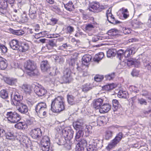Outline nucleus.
I'll use <instances>...</instances> for the list:
<instances>
[{"instance_id": "2eb2a0df", "label": "nucleus", "mask_w": 151, "mask_h": 151, "mask_svg": "<svg viewBox=\"0 0 151 151\" xmlns=\"http://www.w3.org/2000/svg\"><path fill=\"white\" fill-rule=\"evenodd\" d=\"M40 68L42 72H45L49 71L50 67L47 61L43 60L41 62Z\"/></svg>"}, {"instance_id": "79ce46f5", "label": "nucleus", "mask_w": 151, "mask_h": 151, "mask_svg": "<svg viewBox=\"0 0 151 151\" xmlns=\"http://www.w3.org/2000/svg\"><path fill=\"white\" fill-rule=\"evenodd\" d=\"M0 96L3 99L7 98L8 97L7 91L5 90H2L0 92Z\"/></svg>"}, {"instance_id": "2f4dec72", "label": "nucleus", "mask_w": 151, "mask_h": 151, "mask_svg": "<svg viewBox=\"0 0 151 151\" xmlns=\"http://www.w3.org/2000/svg\"><path fill=\"white\" fill-rule=\"evenodd\" d=\"M90 141L89 144L87 145L86 149L87 151H96L97 149V145L90 144Z\"/></svg>"}, {"instance_id": "f257e3e1", "label": "nucleus", "mask_w": 151, "mask_h": 151, "mask_svg": "<svg viewBox=\"0 0 151 151\" xmlns=\"http://www.w3.org/2000/svg\"><path fill=\"white\" fill-rule=\"evenodd\" d=\"M64 99L62 96H58L52 100L51 109L54 113H60L65 109Z\"/></svg>"}, {"instance_id": "13d9d810", "label": "nucleus", "mask_w": 151, "mask_h": 151, "mask_svg": "<svg viewBox=\"0 0 151 151\" xmlns=\"http://www.w3.org/2000/svg\"><path fill=\"white\" fill-rule=\"evenodd\" d=\"M134 61L133 59H129L127 61V64L128 66H130L134 65Z\"/></svg>"}, {"instance_id": "c85d7f7f", "label": "nucleus", "mask_w": 151, "mask_h": 151, "mask_svg": "<svg viewBox=\"0 0 151 151\" xmlns=\"http://www.w3.org/2000/svg\"><path fill=\"white\" fill-rule=\"evenodd\" d=\"M63 83H69L71 81L70 75L68 73H66L62 77Z\"/></svg>"}, {"instance_id": "a19ab883", "label": "nucleus", "mask_w": 151, "mask_h": 151, "mask_svg": "<svg viewBox=\"0 0 151 151\" xmlns=\"http://www.w3.org/2000/svg\"><path fill=\"white\" fill-rule=\"evenodd\" d=\"M67 99L69 104L71 105H73L74 103V97L71 95L68 94Z\"/></svg>"}, {"instance_id": "f03ea898", "label": "nucleus", "mask_w": 151, "mask_h": 151, "mask_svg": "<svg viewBox=\"0 0 151 151\" xmlns=\"http://www.w3.org/2000/svg\"><path fill=\"white\" fill-rule=\"evenodd\" d=\"M23 66L27 75L30 76L37 75L38 71L36 63L34 61L29 60L25 62Z\"/></svg>"}, {"instance_id": "338daca9", "label": "nucleus", "mask_w": 151, "mask_h": 151, "mask_svg": "<svg viewBox=\"0 0 151 151\" xmlns=\"http://www.w3.org/2000/svg\"><path fill=\"white\" fill-rule=\"evenodd\" d=\"M34 27H35V31L37 32L39 30L40 27L38 24H35V25Z\"/></svg>"}, {"instance_id": "393cba45", "label": "nucleus", "mask_w": 151, "mask_h": 151, "mask_svg": "<svg viewBox=\"0 0 151 151\" xmlns=\"http://www.w3.org/2000/svg\"><path fill=\"white\" fill-rule=\"evenodd\" d=\"M93 20L92 22H91L90 23L87 24H86L85 27V29L87 30H91L93 29L94 28L96 25L97 24V23L96 22L94 21V18L93 17H92Z\"/></svg>"}, {"instance_id": "49530a36", "label": "nucleus", "mask_w": 151, "mask_h": 151, "mask_svg": "<svg viewBox=\"0 0 151 151\" xmlns=\"http://www.w3.org/2000/svg\"><path fill=\"white\" fill-rule=\"evenodd\" d=\"M114 77L115 73H114L105 76V78L106 79L108 80H110L113 79Z\"/></svg>"}, {"instance_id": "0eeeda50", "label": "nucleus", "mask_w": 151, "mask_h": 151, "mask_svg": "<svg viewBox=\"0 0 151 151\" xmlns=\"http://www.w3.org/2000/svg\"><path fill=\"white\" fill-rule=\"evenodd\" d=\"M86 145H87V139L84 138H81L76 145L75 150L76 151H83L84 147Z\"/></svg>"}, {"instance_id": "7ed1b4c3", "label": "nucleus", "mask_w": 151, "mask_h": 151, "mask_svg": "<svg viewBox=\"0 0 151 151\" xmlns=\"http://www.w3.org/2000/svg\"><path fill=\"white\" fill-rule=\"evenodd\" d=\"M36 113L40 117L42 118L47 116L48 109L46 103L40 102L37 104L35 107Z\"/></svg>"}, {"instance_id": "5fc2aeb1", "label": "nucleus", "mask_w": 151, "mask_h": 151, "mask_svg": "<svg viewBox=\"0 0 151 151\" xmlns=\"http://www.w3.org/2000/svg\"><path fill=\"white\" fill-rule=\"evenodd\" d=\"M68 132V129H63L62 130V135L66 140V138H67V135Z\"/></svg>"}, {"instance_id": "473e14b6", "label": "nucleus", "mask_w": 151, "mask_h": 151, "mask_svg": "<svg viewBox=\"0 0 151 151\" xmlns=\"http://www.w3.org/2000/svg\"><path fill=\"white\" fill-rule=\"evenodd\" d=\"M104 56L103 52H100L96 54L93 58L94 61L98 62L101 60Z\"/></svg>"}, {"instance_id": "5701e85b", "label": "nucleus", "mask_w": 151, "mask_h": 151, "mask_svg": "<svg viewBox=\"0 0 151 151\" xmlns=\"http://www.w3.org/2000/svg\"><path fill=\"white\" fill-rule=\"evenodd\" d=\"M64 6L67 10L70 12L73 11L75 9L74 6L72 1H69L66 4H64Z\"/></svg>"}, {"instance_id": "ddd939ff", "label": "nucleus", "mask_w": 151, "mask_h": 151, "mask_svg": "<svg viewBox=\"0 0 151 151\" xmlns=\"http://www.w3.org/2000/svg\"><path fill=\"white\" fill-rule=\"evenodd\" d=\"M111 106L109 103H106L103 104L99 109L101 113H105L108 112L111 109Z\"/></svg>"}, {"instance_id": "8fccbe9b", "label": "nucleus", "mask_w": 151, "mask_h": 151, "mask_svg": "<svg viewBox=\"0 0 151 151\" xmlns=\"http://www.w3.org/2000/svg\"><path fill=\"white\" fill-rule=\"evenodd\" d=\"M42 149L43 151H49L50 149V145H42Z\"/></svg>"}, {"instance_id": "3c124183", "label": "nucleus", "mask_w": 151, "mask_h": 151, "mask_svg": "<svg viewBox=\"0 0 151 151\" xmlns=\"http://www.w3.org/2000/svg\"><path fill=\"white\" fill-rule=\"evenodd\" d=\"M13 33L17 35H22L24 34V31L22 30H14Z\"/></svg>"}, {"instance_id": "9b49d317", "label": "nucleus", "mask_w": 151, "mask_h": 151, "mask_svg": "<svg viewBox=\"0 0 151 151\" xmlns=\"http://www.w3.org/2000/svg\"><path fill=\"white\" fill-rule=\"evenodd\" d=\"M22 91L27 95H30L32 92V87L30 85L24 84L22 86Z\"/></svg>"}, {"instance_id": "58836bf2", "label": "nucleus", "mask_w": 151, "mask_h": 151, "mask_svg": "<svg viewBox=\"0 0 151 151\" xmlns=\"http://www.w3.org/2000/svg\"><path fill=\"white\" fill-rule=\"evenodd\" d=\"M5 81L7 83L10 85H12L16 83L17 82V80L13 78H6Z\"/></svg>"}, {"instance_id": "ea45409f", "label": "nucleus", "mask_w": 151, "mask_h": 151, "mask_svg": "<svg viewBox=\"0 0 151 151\" xmlns=\"http://www.w3.org/2000/svg\"><path fill=\"white\" fill-rule=\"evenodd\" d=\"M6 138V139L11 140L14 138V136L13 133L10 132H5V134Z\"/></svg>"}, {"instance_id": "69168bd1", "label": "nucleus", "mask_w": 151, "mask_h": 151, "mask_svg": "<svg viewBox=\"0 0 151 151\" xmlns=\"http://www.w3.org/2000/svg\"><path fill=\"white\" fill-rule=\"evenodd\" d=\"M99 40V38H98V36H94L92 38V41L93 42H96L98 41Z\"/></svg>"}, {"instance_id": "72a5a7b5", "label": "nucleus", "mask_w": 151, "mask_h": 151, "mask_svg": "<svg viewBox=\"0 0 151 151\" xmlns=\"http://www.w3.org/2000/svg\"><path fill=\"white\" fill-rule=\"evenodd\" d=\"M63 30L67 34H70L74 32V29L73 27L69 25L66 27L63 28Z\"/></svg>"}, {"instance_id": "a878e982", "label": "nucleus", "mask_w": 151, "mask_h": 151, "mask_svg": "<svg viewBox=\"0 0 151 151\" xmlns=\"http://www.w3.org/2000/svg\"><path fill=\"white\" fill-rule=\"evenodd\" d=\"M14 127L18 129H23L27 128V125L25 122H20L15 124Z\"/></svg>"}, {"instance_id": "a18cd8bd", "label": "nucleus", "mask_w": 151, "mask_h": 151, "mask_svg": "<svg viewBox=\"0 0 151 151\" xmlns=\"http://www.w3.org/2000/svg\"><path fill=\"white\" fill-rule=\"evenodd\" d=\"M91 89V88L90 87V85L88 84H86L82 86V90L83 91L86 92Z\"/></svg>"}, {"instance_id": "9d476101", "label": "nucleus", "mask_w": 151, "mask_h": 151, "mask_svg": "<svg viewBox=\"0 0 151 151\" xmlns=\"http://www.w3.org/2000/svg\"><path fill=\"white\" fill-rule=\"evenodd\" d=\"M77 70L82 74L83 76H86L88 75L87 71L88 66L87 65L81 64L80 66L77 64Z\"/></svg>"}, {"instance_id": "4be33fe9", "label": "nucleus", "mask_w": 151, "mask_h": 151, "mask_svg": "<svg viewBox=\"0 0 151 151\" xmlns=\"http://www.w3.org/2000/svg\"><path fill=\"white\" fill-rule=\"evenodd\" d=\"M73 126L76 130H82L83 129V123L78 120L73 123Z\"/></svg>"}, {"instance_id": "cd10ccee", "label": "nucleus", "mask_w": 151, "mask_h": 151, "mask_svg": "<svg viewBox=\"0 0 151 151\" xmlns=\"http://www.w3.org/2000/svg\"><path fill=\"white\" fill-rule=\"evenodd\" d=\"M118 33V30L117 29L114 28L112 29L108 32V34L110 37L113 38L114 37L117 35Z\"/></svg>"}, {"instance_id": "bb28decb", "label": "nucleus", "mask_w": 151, "mask_h": 151, "mask_svg": "<svg viewBox=\"0 0 151 151\" xmlns=\"http://www.w3.org/2000/svg\"><path fill=\"white\" fill-rule=\"evenodd\" d=\"M91 56L88 54H86L84 55L82 58V63L81 64L86 65L91 60Z\"/></svg>"}, {"instance_id": "774afa93", "label": "nucleus", "mask_w": 151, "mask_h": 151, "mask_svg": "<svg viewBox=\"0 0 151 151\" xmlns=\"http://www.w3.org/2000/svg\"><path fill=\"white\" fill-rule=\"evenodd\" d=\"M136 39L134 38H132L130 39H129L127 41V43H132L133 42H135Z\"/></svg>"}, {"instance_id": "1a4fd4ad", "label": "nucleus", "mask_w": 151, "mask_h": 151, "mask_svg": "<svg viewBox=\"0 0 151 151\" xmlns=\"http://www.w3.org/2000/svg\"><path fill=\"white\" fill-rule=\"evenodd\" d=\"M106 16L108 22L113 24L119 23V22L116 20L111 13V9L109 8L106 11Z\"/></svg>"}, {"instance_id": "680f3d73", "label": "nucleus", "mask_w": 151, "mask_h": 151, "mask_svg": "<svg viewBox=\"0 0 151 151\" xmlns=\"http://www.w3.org/2000/svg\"><path fill=\"white\" fill-rule=\"evenodd\" d=\"M27 125V127L28 125H30L33 124L34 121L31 120L27 119L26 120V122H25Z\"/></svg>"}, {"instance_id": "09e8293b", "label": "nucleus", "mask_w": 151, "mask_h": 151, "mask_svg": "<svg viewBox=\"0 0 151 151\" xmlns=\"http://www.w3.org/2000/svg\"><path fill=\"white\" fill-rule=\"evenodd\" d=\"M122 31L125 35H127L131 33L132 30L129 28L124 27L122 29Z\"/></svg>"}, {"instance_id": "423d86ee", "label": "nucleus", "mask_w": 151, "mask_h": 151, "mask_svg": "<svg viewBox=\"0 0 151 151\" xmlns=\"http://www.w3.org/2000/svg\"><path fill=\"white\" fill-rule=\"evenodd\" d=\"M30 134L33 139H39L42 136V132L40 128H36L31 130Z\"/></svg>"}, {"instance_id": "a211bd4d", "label": "nucleus", "mask_w": 151, "mask_h": 151, "mask_svg": "<svg viewBox=\"0 0 151 151\" xmlns=\"http://www.w3.org/2000/svg\"><path fill=\"white\" fill-rule=\"evenodd\" d=\"M29 48V45L27 42H22L20 45V48L19 51L21 52H25L28 50Z\"/></svg>"}, {"instance_id": "c756f323", "label": "nucleus", "mask_w": 151, "mask_h": 151, "mask_svg": "<svg viewBox=\"0 0 151 151\" xmlns=\"http://www.w3.org/2000/svg\"><path fill=\"white\" fill-rule=\"evenodd\" d=\"M128 96V93L125 91L120 90L118 92L117 96L119 98L127 99Z\"/></svg>"}, {"instance_id": "c03bdc74", "label": "nucleus", "mask_w": 151, "mask_h": 151, "mask_svg": "<svg viewBox=\"0 0 151 151\" xmlns=\"http://www.w3.org/2000/svg\"><path fill=\"white\" fill-rule=\"evenodd\" d=\"M103 78L104 76L103 75H100L99 74L96 75L94 77L95 81L97 82L101 81Z\"/></svg>"}, {"instance_id": "6ab92c4d", "label": "nucleus", "mask_w": 151, "mask_h": 151, "mask_svg": "<svg viewBox=\"0 0 151 151\" xmlns=\"http://www.w3.org/2000/svg\"><path fill=\"white\" fill-rule=\"evenodd\" d=\"M17 106H19L18 110L21 113L25 114L28 112V108L26 105L20 103Z\"/></svg>"}, {"instance_id": "bf43d9fd", "label": "nucleus", "mask_w": 151, "mask_h": 151, "mask_svg": "<svg viewBox=\"0 0 151 151\" xmlns=\"http://www.w3.org/2000/svg\"><path fill=\"white\" fill-rule=\"evenodd\" d=\"M139 102L141 105L144 104L146 105L147 103L145 100L143 99H141L138 100Z\"/></svg>"}, {"instance_id": "dca6fc26", "label": "nucleus", "mask_w": 151, "mask_h": 151, "mask_svg": "<svg viewBox=\"0 0 151 151\" xmlns=\"http://www.w3.org/2000/svg\"><path fill=\"white\" fill-rule=\"evenodd\" d=\"M35 93L39 96H44L47 93V90L43 88H40L37 86L35 90Z\"/></svg>"}, {"instance_id": "412c9836", "label": "nucleus", "mask_w": 151, "mask_h": 151, "mask_svg": "<svg viewBox=\"0 0 151 151\" xmlns=\"http://www.w3.org/2000/svg\"><path fill=\"white\" fill-rule=\"evenodd\" d=\"M135 51L134 47H131L128 48L125 51H124V55L125 58H128L131 55L134 54Z\"/></svg>"}, {"instance_id": "e433bc0d", "label": "nucleus", "mask_w": 151, "mask_h": 151, "mask_svg": "<svg viewBox=\"0 0 151 151\" xmlns=\"http://www.w3.org/2000/svg\"><path fill=\"white\" fill-rule=\"evenodd\" d=\"M8 65L7 62L5 59L1 63H0V70H5L7 67Z\"/></svg>"}, {"instance_id": "7c9ffc66", "label": "nucleus", "mask_w": 151, "mask_h": 151, "mask_svg": "<svg viewBox=\"0 0 151 151\" xmlns=\"http://www.w3.org/2000/svg\"><path fill=\"white\" fill-rule=\"evenodd\" d=\"M100 5L99 4L94 3L90 6L88 8L89 10L92 12H96L99 10Z\"/></svg>"}, {"instance_id": "f8f14e48", "label": "nucleus", "mask_w": 151, "mask_h": 151, "mask_svg": "<svg viewBox=\"0 0 151 151\" xmlns=\"http://www.w3.org/2000/svg\"><path fill=\"white\" fill-rule=\"evenodd\" d=\"M9 44L10 47L13 50L19 51L20 45L19 40L16 39H12L9 42Z\"/></svg>"}, {"instance_id": "b1692460", "label": "nucleus", "mask_w": 151, "mask_h": 151, "mask_svg": "<svg viewBox=\"0 0 151 151\" xmlns=\"http://www.w3.org/2000/svg\"><path fill=\"white\" fill-rule=\"evenodd\" d=\"M117 86V85L114 83L106 85L102 87V89L104 90L109 91L111 90Z\"/></svg>"}, {"instance_id": "20e7f679", "label": "nucleus", "mask_w": 151, "mask_h": 151, "mask_svg": "<svg viewBox=\"0 0 151 151\" xmlns=\"http://www.w3.org/2000/svg\"><path fill=\"white\" fill-rule=\"evenodd\" d=\"M123 136V134L122 132H120L117 134L114 138L106 147V149L108 151L112 149L121 140Z\"/></svg>"}, {"instance_id": "4468645a", "label": "nucleus", "mask_w": 151, "mask_h": 151, "mask_svg": "<svg viewBox=\"0 0 151 151\" xmlns=\"http://www.w3.org/2000/svg\"><path fill=\"white\" fill-rule=\"evenodd\" d=\"M103 102V99H95L92 102L93 106L96 109H99L102 105Z\"/></svg>"}, {"instance_id": "de8ad7c7", "label": "nucleus", "mask_w": 151, "mask_h": 151, "mask_svg": "<svg viewBox=\"0 0 151 151\" xmlns=\"http://www.w3.org/2000/svg\"><path fill=\"white\" fill-rule=\"evenodd\" d=\"M124 50L122 49H120L118 50L117 52V57L119 60H121V58L124 55Z\"/></svg>"}, {"instance_id": "f704fd0d", "label": "nucleus", "mask_w": 151, "mask_h": 151, "mask_svg": "<svg viewBox=\"0 0 151 151\" xmlns=\"http://www.w3.org/2000/svg\"><path fill=\"white\" fill-rule=\"evenodd\" d=\"M106 118L104 116H100L97 119V123L99 124H106Z\"/></svg>"}, {"instance_id": "37998d69", "label": "nucleus", "mask_w": 151, "mask_h": 151, "mask_svg": "<svg viewBox=\"0 0 151 151\" xmlns=\"http://www.w3.org/2000/svg\"><path fill=\"white\" fill-rule=\"evenodd\" d=\"M113 49H109L107 52V55L108 57H110L111 56H114L116 53L114 52Z\"/></svg>"}, {"instance_id": "864d4df0", "label": "nucleus", "mask_w": 151, "mask_h": 151, "mask_svg": "<svg viewBox=\"0 0 151 151\" xmlns=\"http://www.w3.org/2000/svg\"><path fill=\"white\" fill-rule=\"evenodd\" d=\"M0 48L2 52L4 53H6L7 52V47L4 45L0 44Z\"/></svg>"}, {"instance_id": "aec40b11", "label": "nucleus", "mask_w": 151, "mask_h": 151, "mask_svg": "<svg viewBox=\"0 0 151 151\" xmlns=\"http://www.w3.org/2000/svg\"><path fill=\"white\" fill-rule=\"evenodd\" d=\"M121 12V17L123 19H125L129 16V12L127 9L122 8L120 9Z\"/></svg>"}, {"instance_id": "0e129e2a", "label": "nucleus", "mask_w": 151, "mask_h": 151, "mask_svg": "<svg viewBox=\"0 0 151 151\" xmlns=\"http://www.w3.org/2000/svg\"><path fill=\"white\" fill-rule=\"evenodd\" d=\"M5 134V130L0 128V138L2 137Z\"/></svg>"}, {"instance_id": "603ef678", "label": "nucleus", "mask_w": 151, "mask_h": 151, "mask_svg": "<svg viewBox=\"0 0 151 151\" xmlns=\"http://www.w3.org/2000/svg\"><path fill=\"white\" fill-rule=\"evenodd\" d=\"M129 89L131 91L135 93H137L139 91V89L137 87L133 86H130Z\"/></svg>"}, {"instance_id": "c9c22d12", "label": "nucleus", "mask_w": 151, "mask_h": 151, "mask_svg": "<svg viewBox=\"0 0 151 151\" xmlns=\"http://www.w3.org/2000/svg\"><path fill=\"white\" fill-rule=\"evenodd\" d=\"M41 143L42 145H50V139L49 137L46 136H44L41 141Z\"/></svg>"}, {"instance_id": "39448f33", "label": "nucleus", "mask_w": 151, "mask_h": 151, "mask_svg": "<svg viewBox=\"0 0 151 151\" xmlns=\"http://www.w3.org/2000/svg\"><path fill=\"white\" fill-rule=\"evenodd\" d=\"M6 116L8 121L14 123L18 122L21 119L20 116L15 112H8Z\"/></svg>"}, {"instance_id": "e2e57ef3", "label": "nucleus", "mask_w": 151, "mask_h": 151, "mask_svg": "<svg viewBox=\"0 0 151 151\" xmlns=\"http://www.w3.org/2000/svg\"><path fill=\"white\" fill-rule=\"evenodd\" d=\"M111 134L112 132L110 131H107L105 132V136L108 138L111 137Z\"/></svg>"}, {"instance_id": "4d7b16f0", "label": "nucleus", "mask_w": 151, "mask_h": 151, "mask_svg": "<svg viewBox=\"0 0 151 151\" xmlns=\"http://www.w3.org/2000/svg\"><path fill=\"white\" fill-rule=\"evenodd\" d=\"M50 9L54 12L56 11H58L60 10V9L58 6L55 5H52L49 6Z\"/></svg>"}, {"instance_id": "052dcab7", "label": "nucleus", "mask_w": 151, "mask_h": 151, "mask_svg": "<svg viewBox=\"0 0 151 151\" xmlns=\"http://www.w3.org/2000/svg\"><path fill=\"white\" fill-rule=\"evenodd\" d=\"M50 46H52L53 48L54 47H56L57 45L55 42H54V41L52 40H50L49 41V42L48 44Z\"/></svg>"}, {"instance_id": "f3484780", "label": "nucleus", "mask_w": 151, "mask_h": 151, "mask_svg": "<svg viewBox=\"0 0 151 151\" xmlns=\"http://www.w3.org/2000/svg\"><path fill=\"white\" fill-rule=\"evenodd\" d=\"M14 96L13 102L15 105H18V104H20L21 101L23 99V96L17 92H15Z\"/></svg>"}, {"instance_id": "6e6d98bb", "label": "nucleus", "mask_w": 151, "mask_h": 151, "mask_svg": "<svg viewBox=\"0 0 151 151\" xmlns=\"http://www.w3.org/2000/svg\"><path fill=\"white\" fill-rule=\"evenodd\" d=\"M82 132H83L82 130H78V132H76L75 137L76 141H77V139H78L81 137L82 133Z\"/></svg>"}, {"instance_id": "4c0bfd02", "label": "nucleus", "mask_w": 151, "mask_h": 151, "mask_svg": "<svg viewBox=\"0 0 151 151\" xmlns=\"http://www.w3.org/2000/svg\"><path fill=\"white\" fill-rule=\"evenodd\" d=\"M74 131L72 129H68V132L67 135V138L66 140H70L73 137Z\"/></svg>"}, {"instance_id": "6e6552de", "label": "nucleus", "mask_w": 151, "mask_h": 151, "mask_svg": "<svg viewBox=\"0 0 151 151\" xmlns=\"http://www.w3.org/2000/svg\"><path fill=\"white\" fill-rule=\"evenodd\" d=\"M112 102L113 106V109L114 113L116 114H120L122 113L123 109L121 106H120L118 100L116 99H114Z\"/></svg>"}]
</instances>
